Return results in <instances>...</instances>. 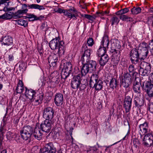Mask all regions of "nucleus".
I'll use <instances>...</instances> for the list:
<instances>
[{"label":"nucleus","mask_w":153,"mask_h":153,"mask_svg":"<svg viewBox=\"0 0 153 153\" xmlns=\"http://www.w3.org/2000/svg\"><path fill=\"white\" fill-rule=\"evenodd\" d=\"M90 56L83 54L81 57L82 60L86 63L83 65L81 69V73L83 75H85L88 73H93L96 70V62L95 61L90 60Z\"/></svg>","instance_id":"nucleus-1"},{"label":"nucleus","mask_w":153,"mask_h":153,"mask_svg":"<svg viewBox=\"0 0 153 153\" xmlns=\"http://www.w3.org/2000/svg\"><path fill=\"white\" fill-rule=\"evenodd\" d=\"M49 46L52 50L58 49L57 53L59 56L64 55L65 50L64 42L62 41H59L57 38L53 39L49 43Z\"/></svg>","instance_id":"nucleus-2"},{"label":"nucleus","mask_w":153,"mask_h":153,"mask_svg":"<svg viewBox=\"0 0 153 153\" xmlns=\"http://www.w3.org/2000/svg\"><path fill=\"white\" fill-rule=\"evenodd\" d=\"M120 45L119 43L114 42L111 44V52L112 54L113 59L118 64L120 56Z\"/></svg>","instance_id":"nucleus-3"},{"label":"nucleus","mask_w":153,"mask_h":153,"mask_svg":"<svg viewBox=\"0 0 153 153\" xmlns=\"http://www.w3.org/2000/svg\"><path fill=\"white\" fill-rule=\"evenodd\" d=\"M33 128L29 126H25L20 131L22 138L25 140L30 138L33 132Z\"/></svg>","instance_id":"nucleus-4"},{"label":"nucleus","mask_w":153,"mask_h":153,"mask_svg":"<svg viewBox=\"0 0 153 153\" xmlns=\"http://www.w3.org/2000/svg\"><path fill=\"white\" fill-rule=\"evenodd\" d=\"M139 70L140 74L143 76H147L150 72V64L148 62H141Z\"/></svg>","instance_id":"nucleus-5"},{"label":"nucleus","mask_w":153,"mask_h":153,"mask_svg":"<svg viewBox=\"0 0 153 153\" xmlns=\"http://www.w3.org/2000/svg\"><path fill=\"white\" fill-rule=\"evenodd\" d=\"M131 77L128 73H124L120 81V86L123 87L128 90H130L129 86L131 83Z\"/></svg>","instance_id":"nucleus-6"},{"label":"nucleus","mask_w":153,"mask_h":153,"mask_svg":"<svg viewBox=\"0 0 153 153\" xmlns=\"http://www.w3.org/2000/svg\"><path fill=\"white\" fill-rule=\"evenodd\" d=\"M142 82V87L147 93L149 97H153V84L150 82L145 81L141 82Z\"/></svg>","instance_id":"nucleus-7"},{"label":"nucleus","mask_w":153,"mask_h":153,"mask_svg":"<svg viewBox=\"0 0 153 153\" xmlns=\"http://www.w3.org/2000/svg\"><path fill=\"white\" fill-rule=\"evenodd\" d=\"M54 122V120H45L40 124V128L44 132L49 133L53 125Z\"/></svg>","instance_id":"nucleus-8"},{"label":"nucleus","mask_w":153,"mask_h":153,"mask_svg":"<svg viewBox=\"0 0 153 153\" xmlns=\"http://www.w3.org/2000/svg\"><path fill=\"white\" fill-rule=\"evenodd\" d=\"M53 109L50 107H47L45 108L43 110V117L45 120H54L53 119Z\"/></svg>","instance_id":"nucleus-9"},{"label":"nucleus","mask_w":153,"mask_h":153,"mask_svg":"<svg viewBox=\"0 0 153 153\" xmlns=\"http://www.w3.org/2000/svg\"><path fill=\"white\" fill-rule=\"evenodd\" d=\"M84 76L78 74L73 77L71 83V85L73 89H77L79 87L81 84V81L82 77Z\"/></svg>","instance_id":"nucleus-10"},{"label":"nucleus","mask_w":153,"mask_h":153,"mask_svg":"<svg viewBox=\"0 0 153 153\" xmlns=\"http://www.w3.org/2000/svg\"><path fill=\"white\" fill-rule=\"evenodd\" d=\"M139 52V50L136 48H134L131 50L130 55L132 63L137 64L138 63L139 59H140Z\"/></svg>","instance_id":"nucleus-11"},{"label":"nucleus","mask_w":153,"mask_h":153,"mask_svg":"<svg viewBox=\"0 0 153 153\" xmlns=\"http://www.w3.org/2000/svg\"><path fill=\"white\" fill-rule=\"evenodd\" d=\"M144 145L148 146H150L153 145V134L152 133L149 132L144 136L143 140Z\"/></svg>","instance_id":"nucleus-12"},{"label":"nucleus","mask_w":153,"mask_h":153,"mask_svg":"<svg viewBox=\"0 0 153 153\" xmlns=\"http://www.w3.org/2000/svg\"><path fill=\"white\" fill-rule=\"evenodd\" d=\"M132 102V99L130 96H128L125 97L124 101L123 107L126 113L130 111L131 109Z\"/></svg>","instance_id":"nucleus-13"},{"label":"nucleus","mask_w":153,"mask_h":153,"mask_svg":"<svg viewBox=\"0 0 153 153\" xmlns=\"http://www.w3.org/2000/svg\"><path fill=\"white\" fill-rule=\"evenodd\" d=\"M41 150V153H55L56 149L53 144L50 143L47 144Z\"/></svg>","instance_id":"nucleus-14"},{"label":"nucleus","mask_w":153,"mask_h":153,"mask_svg":"<svg viewBox=\"0 0 153 153\" xmlns=\"http://www.w3.org/2000/svg\"><path fill=\"white\" fill-rule=\"evenodd\" d=\"M77 11L76 9L73 7L68 10H65L64 15L71 19L74 17V19H76V15H77Z\"/></svg>","instance_id":"nucleus-15"},{"label":"nucleus","mask_w":153,"mask_h":153,"mask_svg":"<svg viewBox=\"0 0 153 153\" xmlns=\"http://www.w3.org/2000/svg\"><path fill=\"white\" fill-rule=\"evenodd\" d=\"M54 100L55 104L57 106L61 105L64 101L63 94L60 93H56L55 95Z\"/></svg>","instance_id":"nucleus-16"},{"label":"nucleus","mask_w":153,"mask_h":153,"mask_svg":"<svg viewBox=\"0 0 153 153\" xmlns=\"http://www.w3.org/2000/svg\"><path fill=\"white\" fill-rule=\"evenodd\" d=\"M142 85L141 83H140L136 80L133 84V90L134 92L139 96H140L142 94L141 89V86H142Z\"/></svg>","instance_id":"nucleus-17"},{"label":"nucleus","mask_w":153,"mask_h":153,"mask_svg":"<svg viewBox=\"0 0 153 153\" xmlns=\"http://www.w3.org/2000/svg\"><path fill=\"white\" fill-rule=\"evenodd\" d=\"M58 57L56 54L50 55L48 58V62L50 66L54 67L56 65Z\"/></svg>","instance_id":"nucleus-18"},{"label":"nucleus","mask_w":153,"mask_h":153,"mask_svg":"<svg viewBox=\"0 0 153 153\" xmlns=\"http://www.w3.org/2000/svg\"><path fill=\"white\" fill-rule=\"evenodd\" d=\"M28 7L29 9H38L39 10L45 9V8L42 5H40L36 4H28L27 6L24 4L22 6V9L24 8H27Z\"/></svg>","instance_id":"nucleus-19"},{"label":"nucleus","mask_w":153,"mask_h":153,"mask_svg":"<svg viewBox=\"0 0 153 153\" xmlns=\"http://www.w3.org/2000/svg\"><path fill=\"white\" fill-rule=\"evenodd\" d=\"M25 89L26 91L25 93V96L30 100H32L33 99V97L36 94V92L32 89H28L26 88Z\"/></svg>","instance_id":"nucleus-20"},{"label":"nucleus","mask_w":153,"mask_h":153,"mask_svg":"<svg viewBox=\"0 0 153 153\" xmlns=\"http://www.w3.org/2000/svg\"><path fill=\"white\" fill-rule=\"evenodd\" d=\"M134 102L136 107H139L143 105L144 101L143 97L137 96L134 99Z\"/></svg>","instance_id":"nucleus-21"},{"label":"nucleus","mask_w":153,"mask_h":153,"mask_svg":"<svg viewBox=\"0 0 153 153\" xmlns=\"http://www.w3.org/2000/svg\"><path fill=\"white\" fill-rule=\"evenodd\" d=\"M13 41L12 37L8 36L2 37L1 38L2 44L5 45H11L13 44Z\"/></svg>","instance_id":"nucleus-22"},{"label":"nucleus","mask_w":153,"mask_h":153,"mask_svg":"<svg viewBox=\"0 0 153 153\" xmlns=\"http://www.w3.org/2000/svg\"><path fill=\"white\" fill-rule=\"evenodd\" d=\"M28 11V10L27 8L18 10L16 12H15L14 14H13V17L14 19H19L22 17V15L26 13Z\"/></svg>","instance_id":"nucleus-23"},{"label":"nucleus","mask_w":153,"mask_h":153,"mask_svg":"<svg viewBox=\"0 0 153 153\" xmlns=\"http://www.w3.org/2000/svg\"><path fill=\"white\" fill-rule=\"evenodd\" d=\"M44 97V94L41 93L38 94L37 96L35 95L33 97V99L31 101H33L36 105H38L42 100Z\"/></svg>","instance_id":"nucleus-24"},{"label":"nucleus","mask_w":153,"mask_h":153,"mask_svg":"<svg viewBox=\"0 0 153 153\" xmlns=\"http://www.w3.org/2000/svg\"><path fill=\"white\" fill-rule=\"evenodd\" d=\"M139 128L140 131L143 133V134L147 133L149 131L148 123L147 122H145L143 124H140L139 126Z\"/></svg>","instance_id":"nucleus-25"},{"label":"nucleus","mask_w":153,"mask_h":153,"mask_svg":"<svg viewBox=\"0 0 153 153\" xmlns=\"http://www.w3.org/2000/svg\"><path fill=\"white\" fill-rule=\"evenodd\" d=\"M33 133V136L34 137L35 139L38 140H40L42 139V134L39 128L36 127Z\"/></svg>","instance_id":"nucleus-26"},{"label":"nucleus","mask_w":153,"mask_h":153,"mask_svg":"<svg viewBox=\"0 0 153 153\" xmlns=\"http://www.w3.org/2000/svg\"><path fill=\"white\" fill-rule=\"evenodd\" d=\"M100 79H99L98 76L96 74H92L90 77L89 85L90 87H91Z\"/></svg>","instance_id":"nucleus-27"},{"label":"nucleus","mask_w":153,"mask_h":153,"mask_svg":"<svg viewBox=\"0 0 153 153\" xmlns=\"http://www.w3.org/2000/svg\"><path fill=\"white\" fill-rule=\"evenodd\" d=\"M109 44V41L108 36H104L102 38L100 46L107 49Z\"/></svg>","instance_id":"nucleus-28"},{"label":"nucleus","mask_w":153,"mask_h":153,"mask_svg":"<svg viewBox=\"0 0 153 153\" xmlns=\"http://www.w3.org/2000/svg\"><path fill=\"white\" fill-rule=\"evenodd\" d=\"M100 64L101 66H104L108 62L109 59L108 56L106 54L100 56Z\"/></svg>","instance_id":"nucleus-29"},{"label":"nucleus","mask_w":153,"mask_h":153,"mask_svg":"<svg viewBox=\"0 0 153 153\" xmlns=\"http://www.w3.org/2000/svg\"><path fill=\"white\" fill-rule=\"evenodd\" d=\"M61 134L62 132L60 131V129L57 128L52 131V137L54 139L59 138L61 135Z\"/></svg>","instance_id":"nucleus-30"},{"label":"nucleus","mask_w":153,"mask_h":153,"mask_svg":"<svg viewBox=\"0 0 153 153\" xmlns=\"http://www.w3.org/2000/svg\"><path fill=\"white\" fill-rule=\"evenodd\" d=\"M16 89L17 92L18 93L21 94L23 92L24 90V88L23 82L22 80L19 81Z\"/></svg>","instance_id":"nucleus-31"},{"label":"nucleus","mask_w":153,"mask_h":153,"mask_svg":"<svg viewBox=\"0 0 153 153\" xmlns=\"http://www.w3.org/2000/svg\"><path fill=\"white\" fill-rule=\"evenodd\" d=\"M103 82L100 79L96 82L95 85H94L91 88H94L97 91L101 90L103 87Z\"/></svg>","instance_id":"nucleus-32"},{"label":"nucleus","mask_w":153,"mask_h":153,"mask_svg":"<svg viewBox=\"0 0 153 153\" xmlns=\"http://www.w3.org/2000/svg\"><path fill=\"white\" fill-rule=\"evenodd\" d=\"M139 51H140V56H141L140 58V59H144L147 57L149 53L148 50L143 49L139 50Z\"/></svg>","instance_id":"nucleus-33"},{"label":"nucleus","mask_w":153,"mask_h":153,"mask_svg":"<svg viewBox=\"0 0 153 153\" xmlns=\"http://www.w3.org/2000/svg\"><path fill=\"white\" fill-rule=\"evenodd\" d=\"M107 49L100 46L97 51V55L99 57H100L106 54L105 53L106 52Z\"/></svg>","instance_id":"nucleus-34"},{"label":"nucleus","mask_w":153,"mask_h":153,"mask_svg":"<svg viewBox=\"0 0 153 153\" xmlns=\"http://www.w3.org/2000/svg\"><path fill=\"white\" fill-rule=\"evenodd\" d=\"M72 65L70 62H67L64 63V67L62 70L68 71L71 72L72 70Z\"/></svg>","instance_id":"nucleus-35"},{"label":"nucleus","mask_w":153,"mask_h":153,"mask_svg":"<svg viewBox=\"0 0 153 153\" xmlns=\"http://www.w3.org/2000/svg\"><path fill=\"white\" fill-rule=\"evenodd\" d=\"M87 48V46L86 44L83 45L82 47V49H85V51L83 55L85 56H91V53L92 52V50L90 49H86Z\"/></svg>","instance_id":"nucleus-36"},{"label":"nucleus","mask_w":153,"mask_h":153,"mask_svg":"<svg viewBox=\"0 0 153 153\" xmlns=\"http://www.w3.org/2000/svg\"><path fill=\"white\" fill-rule=\"evenodd\" d=\"M117 85V82L115 78H112L110 80L109 86L111 88L114 89L116 88Z\"/></svg>","instance_id":"nucleus-37"},{"label":"nucleus","mask_w":153,"mask_h":153,"mask_svg":"<svg viewBox=\"0 0 153 153\" xmlns=\"http://www.w3.org/2000/svg\"><path fill=\"white\" fill-rule=\"evenodd\" d=\"M16 23L18 25L25 27L27 26V22L23 19H19L16 20Z\"/></svg>","instance_id":"nucleus-38"},{"label":"nucleus","mask_w":153,"mask_h":153,"mask_svg":"<svg viewBox=\"0 0 153 153\" xmlns=\"http://www.w3.org/2000/svg\"><path fill=\"white\" fill-rule=\"evenodd\" d=\"M71 72L68 71L62 70L61 72V77L64 79H66L69 76Z\"/></svg>","instance_id":"nucleus-39"},{"label":"nucleus","mask_w":153,"mask_h":153,"mask_svg":"<svg viewBox=\"0 0 153 153\" xmlns=\"http://www.w3.org/2000/svg\"><path fill=\"white\" fill-rule=\"evenodd\" d=\"M13 13L8 12L2 15L4 19L8 20L11 19L13 17Z\"/></svg>","instance_id":"nucleus-40"},{"label":"nucleus","mask_w":153,"mask_h":153,"mask_svg":"<svg viewBox=\"0 0 153 153\" xmlns=\"http://www.w3.org/2000/svg\"><path fill=\"white\" fill-rule=\"evenodd\" d=\"M25 17L28 18V20L30 21H33L40 19L39 18L37 17L33 14H28Z\"/></svg>","instance_id":"nucleus-41"},{"label":"nucleus","mask_w":153,"mask_h":153,"mask_svg":"<svg viewBox=\"0 0 153 153\" xmlns=\"http://www.w3.org/2000/svg\"><path fill=\"white\" fill-rule=\"evenodd\" d=\"M141 10V8L140 7H134L131 10L132 13L133 14H137L140 13Z\"/></svg>","instance_id":"nucleus-42"},{"label":"nucleus","mask_w":153,"mask_h":153,"mask_svg":"<svg viewBox=\"0 0 153 153\" xmlns=\"http://www.w3.org/2000/svg\"><path fill=\"white\" fill-rule=\"evenodd\" d=\"M129 11V9L127 8H125L122 9L116 13V14L117 15H123L128 12Z\"/></svg>","instance_id":"nucleus-43"},{"label":"nucleus","mask_w":153,"mask_h":153,"mask_svg":"<svg viewBox=\"0 0 153 153\" xmlns=\"http://www.w3.org/2000/svg\"><path fill=\"white\" fill-rule=\"evenodd\" d=\"M119 21L120 20L119 18L116 16L112 17L110 19V22L112 25H113L114 24H117Z\"/></svg>","instance_id":"nucleus-44"},{"label":"nucleus","mask_w":153,"mask_h":153,"mask_svg":"<svg viewBox=\"0 0 153 153\" xmlns=\"http://www.w3.org/2000/svg\"><path fill=\"white\" fill-rule=\"evenodd\" d=\"M148 45L145 42H143L140 44L138 48L139 50H148Z\"/></svg>","instance_id":"nucleus-45"},{"label":"nucleus","mask_w":153,"mask_h":153,"mask_svg":"<svg viewBox=\"0 0 153 153\" xmlns=\"http://www.w3.org/2000/svg\"><path fill=\"white\" fill-rule=\"evenodd\" d=\"M120 19L124 21H130L132 19V18H131L127 16L124 15H120Z\"/></svg>","instance_id":"nucleus-46"},{"label":"nucleus","mask_w":153,"mask_h":153,"mask_svg":"<svg viewBox=\"0 0 153 153\" xmlns=\"http://www.w3.org/2000/svg\"><path fill=\"white\" fill-rule=\"evenodd\" d=\"M87 43L88 46L91 47L94 44V42L92 38H89L87 40Z\"/></svg>","instance_id":"nucleus-47"},{"label":"nucleus","mask_w":153,"mask_h":153,"mask_svg":"<svg viewBox=\"0 0 153 153\" xmlns=\"http://www.w3.org/2000/svg\"><path fill=\"white\" fill-rule=\"evenodd\" d=\"M146 22L149 25L152 24V25H153V15H152V16L149 17H148Z\"/></svg>","instance_id":"nucleus-48"},{"label":"nucleus","mask_w":153,"mask_h":153,"mask_svg":"<svg viewBox=\"0 0 153 153\" xmlns=\"http://www.w3.org/2000/svg\"><path fill=\"white\" fill-rule=\"evenodd\" d=\"M13 136V133H12L10 131H9L7 133L6 136L8 140H12Z\"/></svg>","instance_id":"nucleus-49"},{"label":"nucleus","mask_w":153,"mask_h":153,"mask_svg":"<svg viewBox=\"0 0 153 153\" xmlns=\"http://www.w3.org/2000/svg\"><path fill=\"white\" fill-rule=\"evenodd\" d=\"M39 150L37 146H35L32 149L31 153H39Z\"/></svg>","instance_id":"nucleus-50"},{"label":"nucleus","mask_w":153,"mask_h":153,"mask_svg":"<svg viewBox=\"0 0 153 153\" xmlns=\"http://www.w3.org/2000/svg\"><path fill=\"white\" fill-rule=\"evenodd\" d=\"M149 110L150 112L153 113V103H150L149 104Z\"/></svg>","instance_id":"nucleus-51"},{"label":"nucleus","mask_w":153,"mask_h":153,"mask_svg":"<svg viewBox=\"0 0 153 153\" xmlns=\"http://www.w3.org/2000/svg\"><path fill=\"white\" fill-rule=\"evenodd\" d=\"M134 65H130L128 67L129 71L130 72H133L134 71Z\"/></svg>","instance_id":"nucleus-52"},{"label":"nucleus","mask_w":153,"mask_h":153,"mask_svg":"<svg viewBox=\"0 0 153 153\" xmlns=\"http://www.w3.org/2000/svg\"><path fill=\"white\" fill-rule=\"evenodd\" d=\"M65 10L62 9L61 8H59L56 11V12L59 13H63L64 14L65 12Z\"/></svg>","instance_id":"nucleus-53"},{"label":"nucleus","mask_w":153,"mask_h":153,"mask_svg":"<svg viewBox=\"0 0 153 153\" xmlns=\"http://www.w3.org/2000/svg\"><path fill=\"white\" fill-rule=\"evenodd\" d=\"M47 26V25L46 23H42V24L41 25V28L42 29H45V30H46Z\"/></svg>","instance_id":"nucleus-54"},{"label":"nucleus","mask_w":153,"mask_h":153,"mask_svg":"<svg viewBox=\"0 0 153 153\" xmlns=\"http://www.w3.org/2000/svg\"><path fill=\"white\" fill-rule=\"evenodd\" d=\"M133 145H139L140 142L137 139H135L133 140Z\"/></svg>","instance_id":"nucleus-55"},{"label":"nucleus","mask_w":153,"mask_h":153,"mask_svg":"<svg viewBox=\"0 0 153 153\" xmlns=\"http://www.w3.org/2000/svg\"><path fill=\"white\" fill-rule=\"evenodd\" d=\"M9 0H1L0 1V4H3L5 3H6V5H8V3H7V2Z\"/></svg>","instance_id":"nucleus-56"},{"label":"nucleus","mask_w":153,"mask_h":153,"mask_svg":"<svg viewBox=\"0 0 153 153\" xmlns=\"http://www.w3.org/2000/svg\"><path fill=\"white\" fill-rule=\"evenodd\" d=\"M90 151L93 150L94 152L97 151L98 149L95 146L93 147H91L89 149Z\"/></svg>","instance_id":"nucleus-57"},{"label":"nucleus","mask_w":153,"mask_h":153,"mask_svg":"<svg viewBox=\"0 0 153 153\" xmlns=\"http://www.w3.org/2000/svg\"><path fill=\"white\" fill-rule=\"evenodd\" d=\"M8 59L9 61H10L13 60L14 59V57L13 55L12 54L9 55L8 56Z\"/></svg>","instance_id":"nucleus-58"},{"label":"nucleus","mask_w":153,"mask_h":153,"mask_svg":"<svg viewBox=\"0 0 153 153\" xmlns=\"http://www.w3.org/2000/svg\"><path fill=\"white\" fill-rule=\"evenodd\" d=\"M149 48H153V39L151 40L149 44Z\"/></svg>","instance_id":"nucleus-59"},{"label":"nucleus","mask_w":153,"mask_h":153,"mask_svg":"<svg viewBox=\"0 0 153 153\" xmlns=\"http://www.w3.org/2000/svg\"><path fill=\"white\" fill-rule=\"evenodd\" d=\"M109 13V11H102L100 13V14H101L102 15H107V14H108Z\"/></svg>","instance_id":"nucleus-60"},{"label":"nucleus","mask_w":153,"mask_h":153,"mask_svg":"<svg viewBox=\"0 0 153 153\" xmlns=\"http://www.w3.org/2000/svg\"><path fill=\"white\" fill-rule=\"evenodd\" d=\"M95 17L94 16L90 15L88 19L92 21H93L94 20H95Z\"/></svg>","instance_id":"nucleus-61"},{"label":"nucleus","mask_w":153,"mask_h":153,"mask_svg":"<svg viewBox=\"0 0 153 153\" xmlns=\"http://www.w3.org/2000/svg\"><path fill=\"white\" fill-rule=\"evenodd\" d=\"M139 145H133L135 149V150L137 151L139 149Z\"/></svg>","instance_id":"nucleus-62"},{"label":"nucleus","mask_w":153,"mask_h":153,"mask_svg":"<svg viewBox=\"0 0 153 153\" xmlns=\"http://www.w3.org/2000/svg\"><path fill=\"white\" fill-rule=\"evenodd\" d=\"M11 10V9L10 8H7V7H5L4 8L3 10L4 11H7Z\"/></svg>","instance_id":"nucleus-63"},{"label":"nucleus","mask_w":153,"mask_h":153,"mask_svg":"<svg viewBox=\"0 0 153 153\" xmlns=\"http://www.w3.org/2000/svg\"><path fill=\"white\" fill-rule=\"evenodd\" d=\"M150 48V51L152 54V55H153V48Z\"/></svg>","instance_id":"nucleus-64"}]
</instances>
